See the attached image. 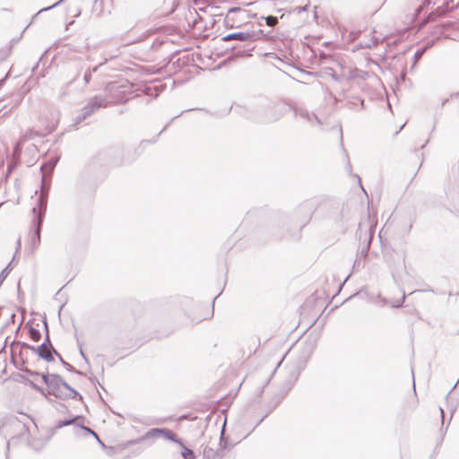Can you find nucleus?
<instances>
[{
  "label": "nucleus",
  "instance_id": "nucleus-2",
  "mask_svg": "<svg viewBox=\"0 0 459 459\" xmlns=\"http://www.w3.org/2000/svg\"><path fill=\"white\" fill-rule=\"evenodd\" d=\"M24 420H29V417L22 414V419L11 416L5 419V420L0 426V433L4 437H19L24 436L28 431L27 423Z\"/></svg>",
  "mask_w": 459,
  "mask_h": 459
},
{
  "label": "nucleus",
  "instance_id": "nucleus-5",
  "mask_svg": "<svg viewBox=\"0 0 459 459\" xmlns=\"http://www.w3.org/2000/svg\"><path fill=\"white\" fill-rule=\"evenodd\" d=\"M266 35L262 30H247L227 34L222 38L223 41L239 40L244 42H254L265 39Z\"/></svg>",
  "mask_w": 459,
  "mask_h": 459
},
{
  "label": "nucleus",
  "instance_id": "nucleus-31",
  "mask_svg": "<svg viewBox=\"0 0 459 459\" xmlns=\"http://www.w3.org/2000/svg\"><path fill=\"white\" fill-rule=\"evenodd\" d=\"M307 10V6H304L301 8V11H306Z\"/></svg>",
  "mask_w": 459,
  "mask_h": 459
},
{
  "label": "nucleus",
  "instance_id": "nucleus-16",
  "mask_svg": "<svg viewBox=\"0 0 459 459\" xmlns=\"http://www.w3.org/2000/svg\"><path fill=\"white\" fill-rule=\"evenodd\" d=\"M368 246L366 247H363L360 251V253L358 255L354 264L353 269L359 270L360 267H363L362 260H364L368 255Z\"/></svg>",
  "mask_w": 459,
  "mask_h": 459
},
{
  "label": "nucleus",
  "instance_id": "nucleus-1",
  "mask_svg": "<svg viewBox=\"0 0 459 459\" xmlns=\"http://www.w3.org/2000/svg\"><path fill=\"white\" fill-rule=\"evenodd\" d=\"M42 379L56 397L66 396L75 398L79 395V394L57 374L42 375Z\"/></svg>",
  "mask_w": 459,
  "mask_h": 459
},
{
  "label": "nucleus",
  "instance_id": "nucleus-26",
  "mask_svg": "<svg viewBox=\"0 0 459 459\" xmlns=\"http://www.w3.org/2000/svg\"><path fill=\"white\" fill-rule=\"evenodd\" d=\"M91 78V71H87L84 74V81L86 83H88L90 82Z\"/></svg>",
  "mask_w": 459,
  "mask_h": 459
},
{
  "label": "nucleus",
  "instance_id": "nucleus-13",
  "mask_svg": "<svg viewBox=\"0 0 459 459\" xmlns=\"http://www.w3.org/2000/svg\"><path fill=\"white\" fill-rule=\"evenodd\" d=\"M160 437H163L183 446V444L176 437V435L168 429H160Z\"/></svg>",
  "mask_w": 459,
  "mask_h": 459
},
{
  "label": "nucleus",
  "instance_id": "nucleus-3",
  "mask_svg": "<svg viewBox=\"0 0 459 459\" xmlns=\"http://www.w3.org/2000/svg\"><path fill=\"white\" fill-rule=\"evenodd\" d=\"M249 11L242 6L231 7L229 9L224 22L229 28H239L250 19Z\"/></svg>",
  "mask_w": 459,
  "mask_h": 459
},
{
  "label": "nucleus",
  "instance_id": "nucleus-8",
  "mask_svg": "<svg viewBox=\"0 0 459 459\" xmlns=\"http://www.w3.org/2000/svg\"><path fill=\"white\" fill-rule=\"evenodd\" d=\"M106 91L109 94L108 97H105L108 104L117 103L123 100L126 92V86L117 82H110L107 85Z\"/></svg>",
  "mask_w": 459,
  "mask_h": 459
},
{
  "label": "nucleus",
  "instance_id": "nucleus-6",
  "mask_svg": "<svg viewBox=\"0 0 459 459\" xmlns=\"http://www.w3.org/2000/svg\"><path fill=\"white\" fill-rule=\"evenodd\" d=\"M287 109L286 106L281 104L271 106L263 109L255 119L263 123L274 122L279 120Z\"/></svg>",
  "mask_w": 459,
  "mask_h": 459
},
{
  "label": "nucleus",
  "instance_id": "nucleus-24",
  "mask_svg": "<svg viewBox=\"0 0 459 459\" xmlns=\"http://www.w3.org/2000/svg\"><path fill=\"white\" fill-rule=\"evenodd\" d=\"M65 0H59L57 1L56 3H55L54 4H52L51 6H48V7H46V8H43L41 9L39 12H44V11H48V10H51L55 7H56L57 5H59L61 3H63Z\"/></svg>",
  "mask_w": 459,
  "mask_h": 459
},
{
  "label": "nucleus",
  "instance_id": "nucleus-4",
  "mask_svg": "<svg viewBox=\"0 0 459 459\" xmlns=\"http://www.w3.org/2000/svg\"><path fill=\"white\" fill-rule=\"evenodd\" d=\"M47 207V199L43 194L38 199V207H34L32 209V212L35 214V219L33 220V223L36 226L35 232L33 234L31 242L34 247H38L40 242V230L43 221V216L46 212Z\"/></svg>",
  "mask_w": 459,
  "mask_h": 459
},
{
  "label": "nucleus",
  "instance_id": "nucleus-18",
  "mask_svg": "<svg viewBox=\"0 0 459 459\" xmlns=\"http://www.w3.org/2000/svg\"><path fill=\"white\" fill-rule=\"evenodd\" d=\"M30 337L34 341V342H38L39 341L40 337H41V333L39 330L33 328V327H30Z\"/></svg>",
  "mask_w": 459,
  "mask_h": 459
},
{
  "label": "nucleus",
  "instance_id": "nucleus-28",
  "mask_svg": "<svg viewBox=\"0 0 459 459\" xmlns=\"http://www.w3.org/2000/svg\"><path fill=\"white\" fill-rule=\"evenodd\" d=\"M439 411H440V413H441V418H442V425L444 424V411L442 408H439Z\"/></svg>",
  "mask_w": 459,
  "mask_h": 459
},
{
  "label": "nucleus",
  "instance_id": "nucleus-14",
  "mask_svg": "<svg viewBox=\"0 0 459 459\" xmlns=\"http://www.w3.org/2000/svg\"><path fill=\"white\" fill-rule=\"evenodd\" d=\"M297 115L304 119H307V121H309L312 124H314V123L318 124V125L320 124V121L317 118V117L315 114L309 113L306 109H300L299 111H297Z\"/></svg>",
  "mask_w": 459,
  "mask_h": 459
},
{
  "label": "nucleus",
  "instance_id": "nucleus-20",
  "mask_svg": "<svg viewBox=\"0 0 459 459\" xmlns=\"http://www.w3.org/2000/svg\"><path fill=\"white\" fill-rule=\"evenodd\" d=\"M10 265L11 264H9L0 273V286L2 285V283L4 282V281L5 280L10 272Z\"/></svg>",
  "mask_w": 459,
  "mask_h": 459
},
{
  "label": "nucleus",
  "instance_id": "nucleus-10",
  "mask_svg": "<svg viewBox=\"0 0 459 459\" xmlns=\"http://www.w3.org/2000/svg\"><path fill=\"white\" fill-rule=\"evenodd\" d=\"M368 74L365 71L359 70L357 68H343L342 71V76L344 77L346 80H352V79H361L366 80Z\"/></svg>",
  "mask_w": 459,
  "mask_h": 459
},
{
  "label": "nucleus",
  "instance_id": "nucleus-15",
  "mask_svg": "<svg viewBox=\"0 0 459 459\" xmlns=\"http://www.w3.org/2000/svg\"><path fill=\"white\" fill-rule=\"evenodd\" d=\"M223 451L221 449V451H216L212 448L206 447L204 450V459H221Z\"/></svg>",
  "mask_w": 459,
  "mask_h": 459
},
{
  "label": "nucleus",
  "instance_id": "nucleus-19",
  "mask_svg": "<svg viewBox=\"0 0 459 459\" xmlns=\"http://www.w3.org/2000/svg\"><path fill=\"white\" fill-rule=\"evenodd\" d=\"M277 22H278V19L275 16L270 15L265 18V23H266V25H268L270 27L275 26L277 24Z\"/></svg>",
  "mask_w": 459,
  "mask_h": 459
},
{
  "label": "nucleus",
  "instance_id": "nucleus-17",
  "mask_svg": "<svg viewBox=\"0 0 459 459\" xmlns=\"http://www.w3.org/2000/svg\"><path fill=\"white\" fill-rule=\"evenodd\" d=\"M181 446L183 447L181 455L184 459H195L194 452L191 449L186 448V446H184V445Z\"/></svg>",
  "mask_w": 459,
  "mask_h": 459
},
{
  "label": "nucleus",
  "instance_id": "nucleus-22",
  "mask_svg": "<svg viewBox=\"0 0 459 459\" xmlns=\"http://www.w3.org/2000/svg\"><path fill=\"white\" fill-rule=\"evenodd\" d=\"M81 417L80 416H77V417H74V419H71V420H64V421H61L58 426L59 427H63V426H68L74 422H75L77 420H79Z\"/></svg>",
  "mask_w": 459,
  "mask_h": 459
},
{
  "label": "nucleus",
  "instance_id": "nucleus-27",
  "mask_svg": "<svg viewBox=\"0 0 459 459\" xmlns=\"http://www.w3.org/2000/svg\"><path fill=\"white\" fill-rule=\"evenodd\" d=\"M252 4V2H247L246 0H242L239 2V4L243 5V6H247V5H250Z\"/></svg>",
  "mask_w": 459,
  "mask_h": 459
},
{
  "label": "nucleus",
  "instance_id": "nucleus-21",
  "mask_svg": "<svg viewBox=\"0 0 459 459\" xmlns=\"http://www.w3.org/2000/svg\"><path fill=\"white\" fill-rule=\"evenodd\" d=\"M378 43V39H372L370 41L368 42H365V43H360V47L361 48H371L375 46H377Z\"/></svg>",
  "mask_w": 459,
  "mask_h": 459
},
{
  "label": "nucleus",
  "instance_id": "nucleus-11",
  "mask_svg": "<svg viewBox=\"0 0 459 459\" xmlns=\"http://www.w3.org/2000/svg\"><path fill=\"white\" fill-rule=\"evenodd\" d=\"M58 158H51L49 160L44 164L41 165V171L43 173L42 181L43 183L46 180V178L48 175H50L53 171L54 168L56 167L57 163Z\"/></svg>",
  "mask_w": 459,
  "mask_h": 459
},
{
  "label": "nucleus",
  "instance_id": "nucleus-9",
  "mask_svg": "<svg viewBox=\"0 0 459 459\" xmlns=\"http://www.w3.org/2000/svg\"><path fill=\"white\" fill-rule=\"evenodd\" d=\"M31 350L46 361H52L54 359L52 355L53 347L49 342L48 334H47L46 341L41 345L37 348L31 347Z\"/></svg>",
  "mask_w": 459,
  "mask_h": 459
},
{
  "label": "nucleus",
  "instance_id": "nucleus-30",
  "mask_svg": "<svg viewBox=\"0 0 459 459\" xmlns=\"http://www.w3.org/2000/svg\"><path fill=\"white\" fill-rule=\"evenodd\" d=\"M357 100L359 102L360 106H363V100H359V99Z\"/></svg>",
  "mask_w": 459,
  "mask_h": 459
},
{
  "label": "nucleus",
  "instance_id": "nucleus-23",
  "mask_svg": "<svg viewBox=\"0 0 459 459\" xmlns=\"http://www.w3.org/2000/svg\"><path fill=\"white\" fill-rule=\"evenodd\" d=\"M82 429L84 431H86L87 433H89V434H91V435L94 436V437H95V438L98 440V442H99L100 444H101L102 446H104V445H103V443H102V442L100 441V439L99 438L98 435H97L93 430H91L90 428L83 427V426H82Z\"/></svg>",
  "mask_w": 459,
  "mask_h": 459
},
{
  "label": "nucleus",
  "instance_id": "nucleus-12",
  "mask_svg": "<svg viewBox=\"0 0 459 459\" xmlns=\"http://www.w3.org/2000/svg\"><path fill=\"white\" fill-rule=\"evenodd\" d=\"M157 437H160V429H151L150 430H148L143 436H142L141 437L135 439V440H133L131 441L130 443L131 444H136V443H139L141 441H143V440H147V439H154V438H157Z\"/></svg>",
  "mask_w": 459,
  "mask_h": 459
},
{
  "label": "nucleus",
  "instance_id": "nucleus-7",
  "mask_svg": "<svg viewBox=\"0 0 459 459\" xmlns=\"http://www.w3.org/2000/svg\"><path fill=\"white\" fill-rule=\"evenodd\" d=\"M108 105L107 99L104 96H95L93 97L87 105H85L82 113L75 118V123L79 124L86 117L91 116V114L98 111L100 108L106 107Z\"/></svg>",
  "mask_w": 459,
  "mask_h": 459
},
{
  "label": "nucleus",
  "instance_id": "nucleus-29",
  "mask_svg": "<svg viewBox=\"0 0 459 459\" xmlns=\"http://www.w3.org/2000/svg\"><path fill=\"white\" fill-rule=\"evenodd\" d=\"M458 98H459V93H456V94L452 96V100H456Z\"/></svg>",
  "mask_w": 459,
  "mask_h": 459
},
{
  "label": "nucleus",
  "instance_id": "nucleus-25",
  "mask_svg": "<svg viewBox=\"0 0 459 459\" xmlns=\"http://www.w3.org/2000/svg\"><path fill=\"white\" fill-rule=\"evenodd\" d=\"M422 54H423V50H418L414 54V60H415V62H417L421 57Z\"/></svg>",
  "mask_w": 459,
  "mask_h": 459
}]
</instances>
